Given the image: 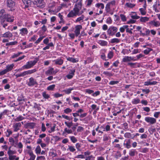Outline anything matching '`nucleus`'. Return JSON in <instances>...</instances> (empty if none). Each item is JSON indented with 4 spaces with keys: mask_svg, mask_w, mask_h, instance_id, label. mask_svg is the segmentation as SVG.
Listing matches in <instances>:
<instances>
[{
    "mask_svg": "<svg viewBox=\"0 0 160 160\" xmlns=\"http://www.w3.org/2000/svg\"><path fill=\"white\" fill-rule=\"evenodd\" d=\"M118 28L117 27L112 26L110 27L108 30L107 32L108 34L113 36L117 32Z\"/></svg>",
    "mask_w": 160,
    "mask_h": 160,
    "instance_id": "7ed1b4c3",
    "label": "nucleus"
},
{
    "mask_svg": "<svg viewBox=\"0 0 160 160\" xmlns=\"http://www.w3.org/2000/svg\"><path fill=\"white\" fill-rule=\"evenodd\" d=\"M44 37V36L40 37L35 42V43H38Z\"/></svg>",
    "mask_w": 160,
    "mask_h": 160,
    "instance_id": "69168bd1",
    "label": "nucleus"
},
{
    "mask_svg": "<svg viewBox=\"0 0 160 160\" xmlns=\"http://www.w3.org/2000/svg\"><path fill=\"white\" fill-rule=\"evenodd\" d=\"M10 16L8 14V16L6 18H5L4 20H5V21L7 22H12L13 21L14 19L13 17H10Z\"/></svg>",
    "mask_w": 160,
    "mask_h": 160,
    "instance_id": "f3484780",
    "label": "nucleus"
},
{
    "mask_svg": "<svg viewBox=\"0 0 160 160\" xmlns=\"http://www.w3.org/2000/svg\"><path fill=\"white\" fill-rule=\"evenodd\" d=\"M36 71V69H33L29 70L27 71H24L25 73V75L28 74H31L32 73Z\"/></svg>",
    "mask_w": 160,
    "mask_h": 160,
    "instance_id": "aec40b11",
    "label": "nucleus"
},
{
    "mask_svg": "<svg viewBox=\"0 0 160 160\" xmlns=\"http://www.w3.org/2000/svg\"><path fill=\"white\" fill-rule=\"evenodd\" d=\"M103 74L108 76H111L112 75L111 73L108 71H104L103 72Z\"/></svg>",
    "mask_w": 160,
    "mask_h": 160,
    "instance_id": "603ef678",
    "label": "nucleus"
},
{
    "mask_svg": "<svg viewBox=\"0 0 160 160\" xmlns=\"http://www.w3.org/2000/svg\"><path fill=\"white\" fill-rule=\"evenodd\" d=\"M21 126V123L18 122L16 123L13 126L14 128V132H17L19 130Z\"/></svg>",
    "mask_w": 160,
    "mask_h": 160,
    "instance_id": "9d476101",
    "label": "nucleus"
},
{
    "mask_svg": "<svg viewBox=\"0 0 160 160\" xmlns=\"http://www.w3.org/2000/svg\"><path fill=\"white\" fill-rule=\"evenodd\" d=\"M29 154L30 158L28 160H34L36 157L35 155H34L32 152H29Z\"/></svg>",
    "mask_w": 160,
    "mask_h": 160,
    "instance_id": "cd10ccee",
    "label": "nucleus"
},
{
    "mask_svg": "<svg viewBox=\"0 0 160 160\" xmlns=\"http://www.w3.org/2000/svg\"><path fill=\"white\" fill-rule=\"evenodd\" d=\"M145 9H146L143 8H141L139 9V11H140L142 15H145L146 14V12L145 11Z\"/></svg>",
    "mask_w": 160,
    "mask_h": 160,
    "instance_id": "09e8293b",
    "label": "nucleus"
},
{
    "mask_svg": "<svg viewBox=\"0 0 160 160\" xmlns=\"http://www.w3.org/2000/svg\"><path fill=\"white\" fill-rule=\"evenodd\" d=\"M23 2L24 4H26V6L30 5L31 4V0H23Z\"/></svg>",
    "mask_w": 160,
    "mask_h": 160,
    "instance_id": "a878e982",
    "label": "nucleus"
},
{
    "mask_svg": "<svg viewBox=\"0 0 160 160\" xmlns=\"http://www.w3.org/2000/svg\"><path fill=\"white\" fill-rule=\"evenodd\" d=\"M5 10L3 9H2L0 11V18H2V19H4L5 18H6L8 16V14H5Z\"/></svg>",
    "mask_w": 160,
    "mask_h": 160,
    "instance_id": "1a4fd4ad",
    "label": "nucleus"
},
{
    "mask_svg": "<svg viewBox=\"0 0 160 160\" xmlns=\"http://www.w3.org/2000/svg\"><path fill=\"white\" fill-rule=\"evenodd\" d=\"M65 124L69 128H70L73 125V123L72 122H65Z\"/></svg>",
    "mask_w": 160,
    "mask_h": 160,
    "instance_id": "37998d69",
    "label": "nucleus"
},
{
    "mask_svg": "<svg viewBox=\"0 0 160 160\" xmlns=\"http://www.w3.org/2000/svg\"><path fill=\"white\" fill-rule=\"evenodd\" d=\"M113 56V53L112 52L110 51L108 54V58L109 59H111Z\"/></svg>",
    "mask_w": 160,
    "mask_h": 160,
    "instance_id": "bf43d9fd",
    "label": "nucleus"
},
{
    "mask_svg": "<svg viewBox=\"0 0 160 160\" xmlns=\"http://www.w3.org/2000/svg\"><path fill=\"white\" fill-rule=\"evenodd\" d=\"M68 149L71 152H74L76 150L74 147L71 146H68Z\"/></svg>",
    "mask_w": 160,
    "mask_h": 160,
    "instance_id": "de8ad7c7",
    "label": "nucleus"
},
{
    "mask_svg": "<svg viewBox=\"0 0 160 160\" xmlns=\"http://www.w3.org/2000/svg\"><path fill=\"white\" fill-rule=\"evenodd\" d=\"M72 109L69 108H67L64 110V112L66 113L71 112H72Z\"/></svg>",
    "mask_w": 160,
    "mask_h": 160,
    "instance_id": "052dcab7",
    "label": "nucleus"
},
{
    "mask_svg": "<svg viewBox=\"0 0 160 160\" xmlns=\"http://www.w3.org/2000/svg\"><path fill=\"white\" fill-rule=\"evenodd\" d=\"M14 66V65L13 64H11L10 65H8L6 67V69L8 72L12 70L13 67Z\"/></svg>",
    "mask_w": 160,
    "mask_h": 160,
    "instance_id": "412c9836",
    "label": "nucleus"
},
{
    "mask_svg": "<svg viewBox=\"0 0 160 160\" xmlns=\"http://www.w3.org/2000/svg\"><path fill=\"white\" fill-rule=\"evenodd\" d=\"M127 25H123L122 27H121L120 28V31L123 32H124L125 29L127 28Z\"/></svg>",
    "mask_w": 160,
    "mask_h": 160,
    "instance_id": "f704fd0d",
    "label": "nucleus"
},
{
    "mask_svg": "<svg viewBox=\"0 0 160 160\" xmlns=\"http://www.w3.org/2000/svg\"><path fill=\"white\" fill-rule=\"evenodd\" d=\"M152 50V49L148 48L146 49L144 51V53L146 54H148Z\"/></svg>",
    "mask_w": 160,
    "mask_h": 160,
    "instance_id": "ea45409f",
    "label": "nucleus"
},
{
    "mask_svg": "<svg viewBox=\"0 0 160 160\" xmlns=\"http://www.w3.org/2000/svg\"><path fill=\"white\" fill-rule=\"evenodd\" d=\"M140 102V100L139 99L135 98L133 99L132 101V102L133 104H136L139 103Z\"/></svg>",
    "mask_w": 160,
    "mask_h": 160,
    "instance_id": "72a5a7b5",
    "label": "nucleus"
},
{
    "mask_svg": "<svg viewBox=\"0 0 160 160\" xmlns=\"http://www.w3.org/2000/svg\"><path fill=\"white\" fill-rule=\"evenodd\" d=\"M71 141L73 143H75L77 142V140L76 138L74 136L70 137Z\"/></svg>",
    "mask_w": 160,
    "mask_h": 160,
    "instance_id": "49530a36",
    "label": "nucleus"
},
{
    "mask_svg": "<svg viewBox=\"0 0 160 160\" xmlns=\"http://www.w3.org/2000/svg\"><path fill=\"white\" fill-rule=\"evenodd\" d=\"M94 157L92 156L91 155L89 156L88 157H87L86 158V160H93Z\"/></svg>",
    "mask_w": 160,
    "mask_h": 160,
    "instance_id": "774afa93",
    "label": "nucleus"
},
{
    "mask_svg": "<svg viewBox=\"0 0 160 160\" xmlns=\"http://www.w3.org/2000/svg\"><path fill=\"white\" fill-rule=\"evenodd\" d=\"M9 142L11 143V144L12 146H14V147H16V146L14 145V143L15 142V140H14V139L12 138H10L9 139Z\"/></svg>",
    "mask_w": 160,
    "mask_h": 160,
    "instance_id": "473e14b6",
    "label": "nucleus"
},
{
    "mask_svg": "<svg viewBox=\"0 0 160 160\" xmlns=\"http://www.w3.org/2000/svg\"><path fill=\"white\" fill-rule=\"evenodd\" d=\"M145 120L147 122L151 124H153L156 122V119L150 117H147L145 118Z\"/></svg>",
    "mask_w": 160,
    "mask_h": 160,
    "instance_id": "20e7f679",
    "label": "nucleus"
},
{
    "mask_svg": "<svg viewBox=\"0 0 160 160\" xmlns=\"http://www.w3.org/2000/svg\"><path fill=\"white\" fill-rule=\"evenodd\" d=\"M98 43L102 46H107L108 44L107 42L104 40H99Z\"/></svg>",
    "mask_w": 160,
    "mask_h": 160,
    "instance_id": "b1692460",
    "label": "nucleus"
},
{
    "mask_svg": "<svg viewBox=\"0 0 160 160\" xmlns=\"http://www.w3.org/2000/svg\"><path fill=\"white\" fill-rule=\"evenodd\" d=\"M21 31L20 33L22 35H24L28 33V30L26 28H23L20 30Z\"/></svg>",
    "mask_w": 160,
    "mask_h": 160,
    "instance_id": "dca6fc26",
    "label": "nucleus"
},
{
    "mask_svg": "<svg viewBox=\"0 0 160 160\" xmlns=\"http://www.w3.org/2000/svg\"><path fill=\"white\" fill-rule=\"evenodd\" d=\"M55 85L54 84H53L49 86L47 88L48 90H53L55 87Z\"/></svg>",
    "mask_w": 160,
    "mask_h": 160,
    "instance_id": "c9c22d12",
    "label": "nucleus"
},
{
    "mask_svg": "<svg viewBox=\"0 0 160 160\" xmlns=\"http://www.w3.org/2000/svg\"><path fill=\"white\" fill-rule=\"evenodd\" d=\"M157 83V82L156 81H153V82H150V81H147L145 82H144V85L145 86H148L149 85H155Z\"/></svg>",
    "mask_w": 160,
    "mask_h": 160,
    "instance_id": "2eb2a0df",
    "label": "nucleus"
},
{
    "mask_svg": "<svg viewBox=\"0 0 160 160\" xmlns=\"http://www.w3.org/2000/svg\"><path fill=\"white\" fill-rule=\"evenodd\" d=\"M135 150H131L130 151L129 154L131 156H133L135 155V153L136 152L135 151Z\"/></svg>",
    "mask_w": 160,
    "mask_h": 160,
    "instance_id": "5fc2aeb1",
    "label": "nucleus"
},
{
    "mask_svg": "<svg viewBox=\"0 0 160 160\" xmlns=\"http://www.w3.org/2000/svg\"><path fill=\"white\" fill-rule=\"evenodd\" d=\"M24 118L22 116H19L15 119V121L18 122L22 120Z\"/></svg>",
    "mask_w": 160,
    "mask_h": 160,
    "instance_id": "3c124183",
    "label": "nucleus"
},
{
    "mask_svg": "<svg viewBox=\"0 0 160 160\" xmlns=\"http://www.w3.org/2000/svg\"><path fill=\"white\" fill-rule=\"evenodd\" d=\"M38 60L39 59L37 58H36L33 61H29L27 63V64L26 65H24L22 67V68L23 69H29L34 65Z\"/></svg>",
    "mask_w": 160,
    "mask_h": 160,
    "instance_id": "f03ea898",
    "label": "nucleus"
},
{
    "mask_svg": "<svg viewBox=\"0 0 160 160\" xmlns=\"http://www.w3.org/2000/svg\"><path fill=\"white\" fill-rule=\"evenodd\" d=\"M34 3L36 4L37 7L42 8L43 7L44 2L43 0H36Z\"/></svg>",
    "mask_w": 160,
    "mask_h": 160,
    "instance_id": "39448f33",
    "label": "nucleus"
},
{
    "mask_svg": "<svg viewBox=\"0 0 160 160\" xmlns=\"http://www.w3.org/2000/svg\"><path fill=\"white\" fill-rule=\"evenodd\" d=\"M131 134L129 132H126L124 134V137L126 138H129L131 137Z\"/></svg>",
    "mask_w": 160,
    "mask_h": 160,
    "instance_id": "e2e57ef3",
    "label": "nucleus"
},
{
    "mask_svg": "<svg viewBox=\"0 0 160 160\" xmlns=\"http://www.w3.org/2000/svg\"><path fill=\"white\" fill-rule=\"evenodd\" d=\"M67 60L68 61H70L73 63L77 62H78V60H76V59L72 58L69 57L67 58Z\"/></svg>",
    "mask_w": 160,
    "mask_h": 160,
    "instance_id": "393cba45",
    "label": "nucleus"
},
{
    "mask_svg": "<svg viewBox=\"0 0 160 160\" xmlns=\"http://www.w3.org/2000/svg\"><path fill=\"white\" fill-rule=\"evenodd\" d=\"M149 18L147 17H142L140 19V21L141 22H145L148 20Z\"/></svg>",
    "mask_w": 160,
    "mask_h": 160,
    "instance_id": "c756f323",
    "label": "nucleus"
},
{
    "mask_svg": "<svg viewBox=\"0 0 160 160\" xmlns=\"http://www.w3.org/2000/svg\"><path fill=\"white\" fill-rule=\"evenodd\" d=\"M16 152L15 151L11 150L10 149H8V155H12L13 154H15Z\"/></svg>",
    "mask_w": 160,
    "mask_h": 160,
    "instance_id": "58836bf2",
    "label": "nucleus"
},
{
    "mask_svg": "<svg viewBox=\"0 0 160 160\" xmlns=\"http://www.w3.org/2000/svg\"><path fill=\"white\" fill-rule=\"evenodd\" d=\"M22 52H18L16 54H14L13 55L12 57L11 58H13L15 57H17L19 56L21 54H22Z\"/></svg>",
    "mask_w": 160,
    "mask_h": 160,
    "instance_id": "864d4df0",
    "label": "nucleus"
},
{
    "mask_svg": "<svg viewBox=\"0 0 160 160\" xmlns=\"http://www.w3.org/2000/svg\"><path fill=\"white\" fill-rule=\"evenodd\" d=\"M5 22V20H4H4L3 19H1V24L2 25L3 27L4 28H5L8 25L7 23H4V22Z\"/></svg>",
    "mask_w": 160,
    "mask_h": 160,
    "instance_id": "79ce46f5",
    "label": "nucleus"
},
{
    "mask_svg": "<svg viewBox=\"0 0 160 160\" xmlns=\"http://www.w3.org/2000/svg\"><path fill=\"white\" fill-rule=\"evenodd\" d=\"M37 154H40L41 152V148L39 146H38L35 150Z\"/></svg>",
    "mask_w": 160,
    "mask_h": 160,
    "instance_id": "c03bdc74",
    "label": "nucleus"
},
{
    "mask_svg": "<svg viewBox=\"0 0 160 160\" xmlns=\"http://www.w3.org/2000/svg\"><path fill=\"white\" fill-rule=\"evenodd\" d=\"M91 108L92 109H96V111H98L99 110V107H97V105L95 104H92L91 106Z\"/></svg>",
    "mask_w": 160,
    "mask_h": 160,
    "instance_id": "13d9d810",
    "label": "nucleus"
},
{
    "mask_svg": "<svg viewBox=\"0 0 160 160\" xmlns=\"http://www.w3.org/2000/svg\"><path fill=\"white\" fill-rule=\"evenodd\" d=\"M151 24H153L155 26L158 27L160 25V23L158 21H152L150 22Z\"/></svg>",
    "mask_w": 160,
    "mask_h": 160,
    "instance_id": "bb28decb",
    "label": "nucleus"
},
{
    "mask_svg": "<svg viewBox=\"0 0 160 160\" xmlns=\"http://www.w3.org/2000/svg\"><path fill=\"white\" fill-rule=\"evenodd\" d=\"M14 75L16 76V78H18L19 77H23V76H25V74L24 72L19 74H14Z\"/></svg>",
    "mask_w": 160,
    "mask_h": 160,
    "instance_id": "2f4dec72",
    "label": "nucleus"
},
{
    "mask_svg": "<svg viewBox=\"0 0 160 160\" xmlns=\"http://www.w3.org/2000/svg\"><path fill=\"white\" fill-rule=\"evenodd\" d=\"M111 6L110 5V4L108 3L106 6L105 9L107 12H110L111 10Z\"/></svg>",
    "mask_w": 160,
    "mask_h": 160,
    "instance_id": "c85d7f7f",
    "label": "nucleus"
},
{
    "mask_svg": "<svg viewBox=\"0 0 160 160\" xmlns=\"http://www.w3.org/2000/svg\"><path fill=\"white\" fill-rule=\"evenodd\" d=\"M82 28V26L81 25H78L75 27V30L74 32L76 36H78L80 34V30Z\"/></svg>",
    "mask_w": 160,
    "mask_h": 160,
    "instance_id": "0eeeda50",
    "label": "nucleus"
},
{
    "mask_svg": "<svg viewBox=\"0 0 160 160\" xmlns=\"http://www.w3.org/2000/svg\"><path fill=\"white\" fill-rule=\"evenodd\" d=\"M84 16L83 15H82L81 16L78 18L76 20V22H80L82 20H83L84 19Z\"/></svg>",
    "mask_w": 160,
    "mask_h": 160,
    "instance_id": "4c0bfd02",
    "label": "nucleus"
},
{
    "mask_svg": "<svg viewBox=\"0 0 160 160\" xmlns=\"http://www.w3.org/2000/svg\"><path fill=\"white\" fill-rule=\"evenodd\" d=\"M131 140L130 139H128L126 141V143H124V145L126 146V147L127 148H129L131 147Z\"/></svg>",
    "mask_w": 160,
    "mask_h": 160,
    "instance_id": "a211bd4d",
    "label": "nucleus"
},
{
    "mask_svg": "<svg viewBox=\"0 0 160 160\" xmlns=\"http://www.w3.org/2000/svg\"><path fill=\"white\" fill-rule=\"evenodd\" d=\"M125 5L130 8H133L135 6V4L131 3H127Z\"/></svg>",
    "mask_w": 160,
    "mask_h": 160,
    "instance_id": "a19ab883",
    "label": "nucleus"
},
{
    "mask_svg": "<svg viewBox=\"0 0 160 160\" xmlns=\"http://www.w3.org/2000/svg\"><path fill=\"white\" fill-rule=\"evenodd\" d=\"M36 71V69H33L29 70L27 71H24L25 73V75L28 74H31L32 73Z\"/></svg>",
    "mask_w": 160,
    "mask_h": 160,
    "instance_id": "6ab92c4d",
    "label": "nucleus"
},
{
    "mask_svg": "<svg viewBox=\"0 0 160 160\" xmlns=\"http://www.w3.org/2000/svg\"><path fill=\"white\" fill-rule=\"evenodd\" d=\"M56 64L61 65L63 63V60L61 58H58L53 61Z\"/></svg>",
    "mask_w": 160,
    "mask_h": 160,
    "instance_id": "ddd939ff",
    "label": "nucleus"
},
{
    "mask_svg": "<svg viewBox=\"0 0 160 160\" xmlns=\"http://www.w3.org/2000/svg\"><path fill=\"white\" fill-rule=\"evenodd\" d=\"M118 83V81H112L109 82V84L111 85H113L114 84H117Z\"/></svg>",
    "mask_w": 160,
    "mask_h": 160,
    "instance_id": "338daca9",
    "label": "nucleus"
},
{
    "mask_svg": "<svg viewBox=\"0 0 160 160\" xmlns=\"http://www.w3.org/2000/svg\"><path fill=\"white\" fill-rule=\"evenodd\" d=\"M35 84H37V83L33 78H31L29 79V82L28 85L29 86H34Z\"/></svg>",
    "mask_w": 160,
    "mask_h": 160,
    "instance_id": "6e6552de",
    "label": "nucleus"
},
{
    "mask_svg": "<svg viewBox=\"0 0 160 160\" xmlns=\"http://www.w3.org/2000/svg\"><path fill=\"white\" fill-rule=\"evenodd\" d=\"M120 40L117 38H114L112 39L111 40L110 42L112 43H118L120 42Z\"/></svg>",
    "mask_w": 160,
    "mask_h": 160,
    "instance_id": "4be33fe9",
    "label": "nucleus"
},
{
    "mask_svg": "<svg viewBox=\"0 0 160 160\" xmlns=\"http://www.w3.org/2000/svg\"><path fill=\"white\" fill-rule=\"evenodd\" d=\"M57 73V72L54 70V69L51 68L48 69L46 72V74L48 75L55 74Z\"/></svg>",
    "mask_w": 160,
    "mask_h": 160,
    "instance_id": "f8f14e48",
    "label": "nucleus"
},
{
    "mask_svg": "<svg viewBox=\"0 0 160 160\" xmlns=\"http://www.w3.org/2000/svg\"><path fill=\"white\" fill-rule=\"evenodd\" d=\"M18 101H24V99L22 95L20 96H19L18 98Z\"/></svg>",
    "mask_w": 160,
    "mask_h": 160,
    "instance_id": "680f3d73",
    "label": "nucleus"
},
{
    "mask_svg": "<svg viewBox=\"0 0 160 160\" xmlns=\"http://www.w3.org/2000/svg\"><path fill=\"white\" fill-rule=\"evenodd\" d=\"M73 88H69L68 89L65 90L63 91L67 94H69L71 92L72 90H73Z\"/></svg>",
    "mask_w": 160,
    "mask_h": 160,
    "instance_id": "e433bc0d",
    "label": "nucleus"
},
{
    "mask_svg": "<svg viewBox=\"0 0 160 160\" xmlns=\"http://www.w3.org/2000/svg\"><path fill=\"white\" fill-rule=\"evenodd\" d=\"M17 43L18 42L17 41L10 42L7 43L6 45H13L17 44Z\"/></svg>",
    "mask_w": 160,
    "mask_h": 160,
    "instance_id": "6e6d98bb",
    "label": "nucleus"
},
{
    "mask_svg": "<svg viewBox=\"0 0 160 160\" xmlns=\"http://www.w3.org/2000/svg\"><path fill=\"white\" fill-rule=\"evenodd\" d=\"M8 156L9 159V160H14L16 157V156L15 155H8Z\"/></svg>",
    "mask_w": 160,
    "mask_h": 160,
    "instance_id": "0e129e2a",
    "label": "nucleus"
},
{
    "mask_svg": "<svg viewBox=\"0 0 160 160\" xmlns=\"http://www.w3.org/2000/svg\"><path fill=\"white\" fill-rule=\"evenodd\" d=\"M82 3L79 2L75 4L74 7L72 10H71L68 14V18H73L77 15L79 16L83 13V11L80 12L82 8Z\"/></svg>",
    "mask_w": 160,
    "mask_h": 160,
    "instance_id": "f257e3e1",
    "label": "nucleus"
},
{
    "mask_svg": "<svg viewBox=\"0 0 160 160\" xmlns=\"http://www.w3.org/2000/svg\"><path fill=\"white\" fill-rule=\"evenodd\" d=\"M131 60H134L133 58L130 57L125 56L122 59V61L123 62H127L128 61H130Z\"/></svg>",
    "mask_w": 160,
    "mask_h": 160,
    "instance_id": "4468645a",
    "label": "nucleus"
},
{
    "mask_svg": "<svg viewBox=\"0 0 160 160\" xmlns=\"http://www.w3.org/2000/svg\"><path fill=\"white\" fill-rule=\"evenodd\" d=\"M43 97L46 99H48L49 96L48 94H47L45 92H43L42 93Z\"/></svg>",
    "mask_w": 160,
    "mask_h": 160,
    "instance_id": "8fccbe9b",
    "label": "nucleus"
},
{
    "mask_svg": "<svg viewBox=\"0 0 160 160\" xmlns=\"http://www.w3.org/2000/svg\"><path fill=\"white\" fill-rule=\"evenodd\" d=\"M66 132L68 134L71 133L72 132V131L71 129H68L67 128H66L64 130V132H63V134H64Z\"/></svg>",
    "mask_w": 160,
    "mask_h": 160,
    "instance_id": "7c9ffc66",
    "label": "nucleus"
},
{
    "mask_svg": "<svg viewBox=\"0 0 160 160\" xmlns=\"http://www.w3.org/2000/svg\"><path fill=\"white\" fill-rule=\"evenodd\" d=\"M8 111L7 110H5L0 114V119H2V117L3 115L6 114Z\"/></svg>",
    "mask_w": 160,
    "mask_h": 160,
    "instance_id": "a18cd8bd",
    "label": "nucleus"
},
{
    "mask_svg": "<svg viewBox=\"0 0 160 160\" xmlns=\"http://www.w3.org/2000/svg\"><path fill=\"white\" fill-rule=\"evenodd\" d=\"M7 5L8 7L11 8H13L15 5V2L12 0H7Z\"/></svg>",
    "mask_w": 160,
    "mask_h": 160,
    "instance_id": "423d86ee",
    "label": "nucleus"
},
{
    "mask_svg": "<svg viewBox=\"0 0 160 160\" xmlns=\"http://www.w3.org/2000/svg\"><path fill=\"white\" fill-rule=\"evenodd\" d=\"M120 17L122 20L123 21L125 22L126 21V19L125 16L123 14H121L120 15Z\"/></svg>",
    "mask_w": 160,
    "mask_h": 160,
    "instance_id": "4d7b16f0",
    "label": "nucleus"
},
{
    "mask_svg": "<svg viewBox=\"0 0 160 160\" xmlns=\"http://www.w3.org/2000/svg\"><path fill=\"white\" fill-rule=\"evenodd\" d=\"M27 128L32 129L35 126V124L33 123H28L27 124Z\"/></svg>",
    "mask_w": 160,
    "mask_h": 160,
    "instance_id": "5701e85b",
    "label": "nucleus"
},
{
    "mask_svg": "<svg viewBox=\"0 0 160 160\" xmlns=\"http://www.w3.org/2000/svg\"><path fill=\"white\" fill-rule=\"evenodd\" d=\"M12 33L8 31L2 34V37L6 38H10L12 37Z\"/></svg>",
    "mask_w": 160,
    "mask_h": 160,
    "instance_id": "9b49d317",
    "label": "nucleus"
}]
</instances>
